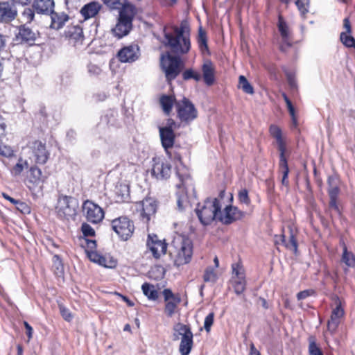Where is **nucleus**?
Segmentation results:
<instances>
[{
    "label": "nucleus",
    "instance_id": "1",
    "mask_svg": "<svg viewBox=\"0 0 355 355\" xmlns=\"http://www.w3.org/2000/svg\"><path fill=\"white\" fill-rule=\"evenodd\" d=\"M171 29V31H167L166 28H164V40L162 42L171 51H166L160 56V66L169 85L179 76L184 67L181 55L187 53L191 49L189 28L181 24L180 27L172 26Z\"/></svg>",
    "mask_w": 355,
    "mask_h": 355
},
{
    "label": "nucleus",
    "instance_id": "2",
    "mask_svg": "<svg viewBox=\"0 0 355 355\" xmlns=\"http://www.w3.org/2000/svg\"><path fill=\"white\" fill-rule=\"evenodd\" d=\"M220 211L221 205L218 198L211 200V198H207L203 205L198 203L195 209L200 223L204 226L209 225L214 220H218Z\"/></svg>",
    "mask_w": 355,
    "mask_h": 355
},
{
    "label": "nucleus",
    "instance_id": "3",
    "mask_svg": "<svg viewBox=\"0 0 355 355\" xmlns=\"http://www.w3.org/2000/svg\"><path fill=\"white\" fill-rule=\"evenodd\" d=\"M177 117L181 122L190 123L198 117V110L194 104L187 97L175 102Z\"/></svg>",
    "mask_w": 355,
    "mask_h": 355
},
{
    "label": "nucleus",
    "instance_id": "4",
    "mask_svg": "<svg viewBox=\"0 0 355 355\" xmlns=\"http://www.w3.org/2000/svg\"><path fill=\"white\" fill-rule=\"evenodd\" d=\"M327 193L329 197V207L334 209L339 216L342 215V211L338 204V196L340 193L339 187L340 179L336 173H334L327 178Z\"/></svg>",
    "mask_w": 355,
    "mask_h": 355
},
{
    "label": "nucleus",
    "instance_id": "5",
    "mask_svg": "<svg viewBox=\"0 0 355 355\" xmlns=\"http://www.w3.org/2000/svg\"><path fill=\"white\" fill-rule=\"evenodd\" d=\"M233 195L230 193L229 202H233ZM246 215L245 211L240 210L237 207L231 204L227 205L223 209V214L220 211L218 220L225 225H231L236 221L243 220Z\"/></svg>",
    "mask_w": 355,
    "mask_h": 355
},
{
    "label": "nucleus",
    "instance_id": "6",
    "mask_svg": "<svg viewBox=\"0 0 355 355\" xmlns=\"http://www.w3.org/2000/svg\"><path fill=\"white\" fill-rule=\"evenodd\" d=\"M76 200L69 196L61 195L55 207L57 215L61 219H68L76 214Z\"/></svg>",
    "mask_w": 355,
    "mask_h": 355
},
{
    "label": "nucleus",
    "instance_id": "7",
    "mask_svg": "<svg viewBox=\"0 0 355 355\" xmlns=\"http://www.w3.org/2000/svg\"><path fill=\"white\" fill-rule=\"evenodd\" d=\"M18 32L15 34V40L21 44L28 46L39 45L37 43L40 38V33L38 31H34L27 24L17 26Z\"/></svg>",
    "mask_w": 355,
    "mask_h": 355
},
{
    "label": "nucleus",
    "instance_id": "8",
    "mask_svg": "<svg viewBox=\"0 0 355 355\" xmlns=\"http://www.w3.org/2000/svg\"><path fill=\"white\" fill-rule=\"evenodd\" d=\"M112 228L122 241H128L132 235L133 222L126 216H121L112 221Z\"/></svg>",
    "mask_w": 355,
    "mask_h": 355
},
{
    "label": "nucleus",
    "instance_id": "9",
    "mask_svg": "<svg viewBox=\"0 0 355 355\" xmlns=\"http://www.w3.org/2000/svg\"><path fill=\"white\" fill-rule=\"evenodd\" d=\"M193 255V242L189 238L183 236L180 242V248L177 257L174 260V265L177 267L187 264L191 260Z\"/></svg>",
    "mask_w": 355,
    "mask_h": 355
},
{
    "label": "nucleus",
    "instance_id": "10",
    "mask_svg": "<svg viewBox=\"0 0 355 355\" xmlns=\"http://www.w3.org/2000/svg\"><path fill=\"white\" fill-rule=\"evenodd\" d=\"M83 211L87 220L92 223H98L104 218L103 209L90 200H86L83 204Z\"/></svg>",
    "mask_w": 355,
    "mask_h": 355
},
{
    "label": "nucleus",
    "instance_id": "11",
    "mask_svg": "<svg viewBox=\"0 0 355 355\" xmlns=\"http://www.w3.org/2000/svg\"><path fill=\"white\" fill-rule=\"evenodd\" d=\"M153 164L151 169L152 176L157 180H166L171 177V164L167 161H163L159 158H153Z\"/></svg>",
    "mask_w": 355,
    "mask_h": 355
},
{
    "label": "nucleus",
    "instance_id": "12",
    "mask_svg": "<svg viewBox=\"0 0 355 355\" xmlns=\"http://www.w3.org/2000/svg\"><path fill=\"white\" fill-rule=\"evenodd\" d=\"M146 245L152 252L153 257L158 259L160 258L161 254H166L168 245L164 240H160L157 235L152 234L148 236Z\"/></svg>",
    "mask_w": 355,
    "mask_h": 355
},
{
    "label": "nucleus",
    "instance_id": "13",
    "mask_svg": "<svg viewBox=\"0 0 355 355\" xmlns=\"http://www.w3.org/2000/svg\"><path fill=\"white\" fill-rule=\"evenodd\" d=\"M16 3L12 0L0 1V22L10 23L17 17Z\"/></svg>",
    "mask_w": 355,
    "mask_h": 355
},
{
    "label": "nucleus",
    "instance_id": "14",
    "mask_svg": "<svg viewBox=\"0 0 355 355\" xmlns=\"http://www.w3.org/2000/svg\"><path fill=\"white\" fill-rule=\"evenodd\" d=\"M162 294L166 302L164 313L168 318H171L174 315L178 305L181 302V297L179 294H174L169 288L164 289Z\"/></svg>",
    "mask_w": 355,
    "mask_h": 355
},
{
    "label": "nucleus",
    "instance_id": "15",
    "mask_svg": "<svg viewBox=\"0 0 355 355\" xmlns=\"http://www.w3.org/2000/svg\"><path fill=\"white\" fill-rule=\"evenodd\" d=\"M140 57L139 47L136 44L123 46L117 53V58L121 62L132 63Z\"/></svg>",
    "mask_w": 355,
    "mask_h": 355
},
{
    "label": "nucleus",
    "instance_id": "16",
    "mask_svg": "<svg viewBox=\"0 0 355 355\" xmlns=\"http://www.w3.org/2000/svg\"><path fill=\"white\" fill-rule=\"evenodd\" d=\"M334 299L336 301V306L333 309L330 319L327 322V329L331 334L336 331L340 324V318H342L345 313L339 297L335 295Z\"/></svg>",
    "mask_w": 355,
    "mask_h": 355
},
{
    "label": "nucleus",
    "instance_id": "17",
    "mask_svg": "<svg viewBox=\"0 0 355 355\" xmlns=\"http://www.w3.org/2000/svg\"><path fill=\"white\" fill-rule=\"evenodd\" d=\"M277 27L282 39V44L280 46V51L285 52L286 48L292 46V43L290 40L288 26L281 15L278 17Z\"/></svg>",
    "mask_w": 355,
    "mask_h": 355
},
{
    "label": "nucleus",
    "instance_id": "18",
    "mask_svg": "<svg viewBox=\"0 0 355 355\" xmlns=\"http://www.w3.org/2000/svg\"><path fill=\"white\" fill-rule=\"evenodd\" d=\"M32 148L35 162L39 164H44L50 155L46 148V144L40 140H35L33 142Z\"/></svg>",
    "mask_w": 355,
    "mask_h": 355
},
{
    "label": "nucleus",
    "instance_id": "19",
    "mask_svg": "<svg viewBox=\"0 0 355 355\" xmlns=\"http://www.w3.org/2000/svg\"><path fill=\"white\" fill-rule=\"evenodd\" d=\"M159 137L163 148L168 151L173 147L176 135L173 130L159 128Z\"/></svg>",
    "mask_w": 355,
    "mask_h": 355
},
{
    "label": "nucleus",
    "instance_id": "20",
    "mask_svg": "<svg viewBox=\"0 0 355 355\" xmlns=\"http://www.w3.org/2000/svg\"><path fill=\"white\" fill-rule=\"evenodd\" d=\"M202 78L205 83L212 85L215 82V68L211 60L207 59L202 65Z\"/></svg>",
    "mask_w": 355,
    "mask_h": 355
},
{
    "label": "nucleus",
    "instance_id": "21",
    "mask_svg": "<svg viewBox=\"0 0 355 355\" xmlns=\"http://www.w3.org/2000/svg\"><path fill=\"white\" fill-rule=\"evenodd\" d=\"M55 7L54 0H33V8L36 13L49 15L52 13Z\"/></svg>",
    "mask_w": 355,
    "mask_h": 355
},
{
    "label": "nucleus",
    "instance_id": "22",
    "mask_svg": "<svg viewBox=\"0 0 355 355\" xmlns=\"http://www.w3.org/2000/svg\"><path fill=\"white\" fill-rule=\"evenodd\" d=\"M141 216L143 218H146L148 220H150V216L156 213L157 208V202L153 198L146 197L141 202Z\"/></svg>",
    "mask_w": 355,
    "mask_h": 355
},
{
    "label": "nucleus",
    "instance_id": "23",
    "mask_svg": "<svg viewBox=\"0 0 355 355\" xmlns=\"http://www.w3.org/2000/svg\"><path fill=\"white\" fill-rule=\"evenodd\" d=\"M102 5L96 1L89 2L84 5L80 9V14L85 20L94 17L100 11Z\"/></svg>",
    "mask_w": 355,
    "mask_h": 355
},
{
    "label": "nucleus",
    "instance_id": "24",
    "mask_svg": "<svg viewBox=\"0 0 355 355\" xmlns=\"http://www.w3.org/2000/svg\"><path fill=\"white\" fill-rule=\"evenodd\" d=\"M51 19L50 24V28L54 30L61 29L65 24V23L69 19V17L67 14L64 12H58L54 10L52 13H49Z\"/></svg>",
    "mask_w": 355,
    "mask_h": 355
},
{
    "label": "nucleus",
    "instance_id": "25",
    "mask_svg": "<svg viewBox=\"0 0 355 355\" xmlns=\"http://www.w3.org/2000/svg\"><path fill=\"white\" fill-rule=\"evenodd\" d=\"M135 8L130 5H125L119 12L118 21L132 27V20L135 16Z\"/></svg>",
    "mask_w": 355,
    "mask_h": 355
},
{
    "label": "nucleus",
    "instance_id": "26",
    "mask_svg": "<svg viewBox=\"0 0 355 355\" xmlns=\"http://www.w3.org/2000/svg\"><path fill=\"white\" fill-rule=\"evenodd\" d=\"M193 334L192 331L185 333L181 338V342L179 346V351L182 355H189L192 349L193 345Z\"/></svg>",
    "mask_w": 355,
    "mask_h": 355
},
{
    "label": "nucleus",
    "instance_id": "27",
    "mask_svg": "<svg viewBox=\"0 0 355 355\" xmlns=\"http://www.w3.org/2000/svg\"><path fill=\"white\" fill-rule=\"evenodd\" d=\"M2 196L4 199L8 200L13 204L15 208L23 214H28L31 211V207L25 202L16 200L6 193H3Z\"/></svg>",
    "mask_w": 355,
    "mask_h": 355
},
{
    "label": "nucleus",
    "instance_id": "28",
    "mask_svg": "<svg viewBox=\"0 0 355 355\" xmlns=\"http://www.w3.org/2000/svg\"><path fill=\"white\" fill-rule=\"evenodd\" d=\"M176 100L174 96L163 95L160 98V104L164 112L166 115H169L172 111L173 105H175Z\"/></svg>",
    "mask_w": 355,
    "mask_h": 355
},
{
    "label": "nucleus",
    "instance_id": "29",
    "mask_svg": "<svg viewBox=\"0 0 355 355\" xmlns=\"http://www.w3.org/2000/svg\"><path fill=\"white\" fill-rule=\"evenodd\" d=\"M197 42L198 44L200 51L203 53L205 51L207 53V54H210V51L208 47V38L207 35L206 31L202 28L201 26H200L198 28V35L197 37Z\"/></svg>",
    "mask_w": 355,
    "mask_h": 355
},
{
    "label": "nucleus",
    "instance_id": "30",
    "mask_svg": "<svg viewBox=\"0 0 355 355\" xmlns=\"http://www.w3.org/2000/svg\"><path fill=\"white\" fill-rule=\"evenodd\" d=\"M279 169L282 173V184L288 187L289 185V182L288 180L289 168L288 165V160L286 156L279 157Z\"/></svg>",
    "mask_w": 355,
    "mask_h": 355
},
{
    "label": "nucleus",
    "instance_id": "31",
    "mask_svg": "<svg viewBox=\"0 0 355 355\" xmlns=\"http://www.w3.org/2000/svg\"><path fill=\"white\" fill-rule=\"evenodd\" d=\"M132 26L117 21L114 28L112 29L113 35L118 39L127 35L131 31Z\"/></svg>",
    "mask_w": 355,
    "mask_h": 355
},
{
    "label": "nucleus",
    "instance_id": "32",
    "mask_svg": "<svg viewBox=\"0 0 355 355\" xmlns=\"http://www.w3.org/2000/svg\"><path fill=\"white\" fill-rule=\"evenodd\" d=\"M65 35L69 39L77 42L84 38L83 28L80 26L69 27Z\"/></svg>",
    "mask_w": 355,
    "mask_h": 355
},
{
    "label": "nucleus",
    "instance_id": "33",
    "mask_svg": "<svg viewBox=\"0 0 355 355\" xmlns=\"http://www.w3.org/2000/svg\"><path fill=\"white\" fill-rule=\"evenodd\" d=\"M166 270L160 265H155L148 272V277L154 280H160L165 276Z\"/></svg>",
    "mask_w": 355,
    "mask_h": 355
},
{
    "label": "nucleus",
    "instance_id": "34",
    "mask_svg": "<svg viewBox=\"0 0 355 355\" xmlns=\"http://www.w3.org/2000/svg\"><path fill=\"white\" fill-rule=\"evenodd\" d=\"M341 261L347 267L355 269V254L352 252L348 251L346 245H344L343 248Z\"/></svg>",
    "mask_w": 355,
    "mask_h": 355
},
{
    "label": "nucleus",
    "instance_id": "35",
    "mask_svg": "<svg viewBox=\"0 0 355 355\" xmlns=\"http://www.w3.org/2000/svg\"><path fill=\"white\" fill-rule=\"evenodd\" d=\"M141 289L144 295H146L148 299L150 300H156L158 298V292L155 288V286L153 284L145 282L141 286Z\"/></svg>",
    "mask_w": 355,
    "mask_h": 355
},
{
    "label": "nucleus",
    "instance_id": "36",
    "mask_svg": "<svg viewBox=\"0 0 355 355\" xmlns=\"http://www.w3.org/2000/svg\"><path fill=\"white\" fill-rule=\"evenodd\" d=\"M174 333L173 334V340H178L181 336L183 337L185 333H191V329L189 325L184 324L182 323L178 322L173 326Z\"/></svg>",
    "mask_w": 355,
    "mask_h": 355
},
{
    "label": "nucleus",
    "instance_id": "37",
    "mask_svg": "<svg viewBox=\"0 0 355 355\" xmlns=\"http://www.w3.org/2000/svg\"><path fill=\"white\" fill-rule=\"evenodd\" d=\"M280 240L282 243L284 244L286 248L293 250L295 254H296L297 251V241L295 235L293 234L292 230H291V235L288 242L286 241V237L284 234H282L280 236Z\"/></svg>",
    "mask_w": 355,
    "mask_h": 355
},
{
    "label": "nucleus",
    "instance_id": "38",
    "mask_svg": "<svg viewBox=\"0 0 355 355\" xmlns=\"http://www.w3.org/2000/svg\"><path fill=\"white\" fill-rule=\"evenodd\" d=\"M116 195L117 196L118 201H128L130 198L129 187L125 184H121L116 189Z\"/></svg>",
    "mask_w": 355,
    "mask_h": 355
},
{
    "label": "nucleus",
    "instance_id": "39",
    "mask_svg": "<svg viewBox=\"0 0 355 355\" xmlns=\"http://www.w3.org/2000/svg\"><path fill=\"white\" fill-rule=\"evenodd\" d=\"M182 76L184 80L187 81L191 79H193L196 82L201 80L202 76L198 72L193 69L192 68L187 69L182 73Z\"/></svg>",
    "mask_w": 355,
    "mask_h": 355
},
{
    "label": "nucleus",
    "instance_id": "40",
    "mask_svg": "<svg viewBox=\"0 0 355 355\" xmlns=\"http://www.w3.org/2000/svg\"><path fill=\"white\" fill-rule=\"evenodd\" d=\"M239 87L245 94H253L254 93L253 87L243 75H241L239 78Z\"/></svg>",
    "mask_w": 355,
    "mask_h": 355
},
{
    "label": "nucleus",
    "instance_id": "41",
    "mask_svg": "<svg viewBox=\"0 0 355 355\" xmlns=\"http://www.w3.org/2000/svg\"><path fill=\"white\" fill-rule=\"evenodd\" d=\"M309 355H324L322 350L318 345L314 336L309 338Z\"/></svg>",
    "mask_w": 355,
    "mask_h": 355
},
{
    "label": "nucleus",
    "instance_id": "42",
    "mask_svg": "<svg viewBox=\"0 0 355 355\" xmlns=\"http://www.w3.org/2000/svg\"><path fill=\"white\" fill-rule=\"evenodd\" d=\"M78 241L80 243V246L85 249H88V250H96L97 247L96 241L94 239H89L85 237H78Z\"/></svg>",
    "mask_w": 355,
    "mask_h": 355
},
{
    "label": "nucleus",
    "instance_id": "43",
    "mask_svg": "<svg viewBox=\"0 0 355 355\" xmlns=\"http://www.w3.org/2000/svg\"><path fill=\"white\" fill-rule=\"evenodd\" d=\"M53 267L55 268V272L57 275L60 276L64 273V266L61 257L55 254L53 257Z\"/></svg>",
    "mask_w": 355,
    "mask_h": 355
},
{
    "label": "nucleus",
    "instance_id": "44",
    "mask_svg": "<svg viewBox=\"0 0 355 355\" xmlns=\"http://www.w3.org/2000/svg\"><path fill=\"white\" fill-rule=\"evenodd\" d=\"M30 175L31 178H33L31 182H44V177L42 175V172L40 168L37 166H32L30 168Z\"/></svg>",
    "mask_w": 355,
    "mask_h": 355
},
{
    "label": "nucleus",
    "instance_id": "45",
    "mask_svg": "<svg viewBox=\"0 0 355 355\" xmlns=\"http://www.w3.org/2000/svg\"><path fill=\"white\" fill-rule=\"evenodd\" d=\"M233 286L236 295H239L242 294L245 289V280L244 275H241V279L236 280Z\"/></svg>",
    "mask_w": 355,
    "mask_h": 355
},
{
    "label": "nucleus",
    "instance_id": "46",
    "mask_svg": "<svg viewBox=\"0 0 355 355\" xmlns=\"http://www.w3.org/2000/svg\"><path fill=\"white\" fill-rule=\"evenodd\" d=\"M35 13L36 10L33 8V6L31 8H26L22 12V17L26 19V24H31L34 20Z\"/></svg>",
    "mask_w": 355,
    "mask_h": 355
},
{
    "label": "nucleus",
    "instance_id": "47",
    "mask_svg": "<svg viewBox=\"0 0 355 355\" xmlns=\"http://www.w3.org/2000/svg\"><path fill=\"white\" fill-rule=\"evenodd\" d=\"M102 259L103 261L101 260V262H99L98 264L101 266L107 268H114L117 265V261L112 257L107 258L106 257L102 255Z\"/></svg>",
    "mask_w": 355,
    "mask_h": 355
},
{
    "label": "nucleus",
    "instance_id": "48",
    "mask_svg": "<svg viewBox=\"0 0 355 355\" xmlns=\"http://www.w3.org/2000/svg\"><path fill=\"white\" fill-rule=\"evenodd\" d=\"M85 253L89 259L94 263L99 264L101 260L103 261L102 255L98 253L96 250H88V249H86Z\"/></svg>",
    "mask_w": 355,
    "mask_h": 355
},
{
    "label": "nucleus",
    "instance_id": "49",
    "mask_svg": "<svg viewBox=\"0 0 355 355\" xmlns=\"http://www.w3.org/2000/svg\"><path fill=\"white\" fill-rule=\"evenodd\" d=\"M340 40L343 44L347 48H352V44L355 42V39L352 35H348L346 33L342 32L340 35Z\"/></svg>",
    "mask_w": 355,
    "mask_h": 355
},
{
    "label": "nucleus",
    "instance_id": "50",
    "mask_svg": "<svg viewBox=\"0 0 355 355\" xmlns=\"http://www.w3.org/2000/svg\"><path fill=\"white\" fill-rule=\"evenodd\" d=\"M81 231L83 236H80L79 237L87 238L88 236H95L96 234L95 230L86 223L82 224Z\"/></svg>",
    "mask_w": 355,
    "mask_h": 355
},
{
    "label": "nucleus",
    "instance_id": "51",
    "mask_svg": "<svg viewBox=\"0 0 355 355\" xmlns=\"http://www.w3.org/2000/svg\"><path fill=\"white\" fill-rule=\"evenodd\" d=\"M214 313L211 312L205 318L204 328L207 333H209L211 331V326L213 325L214 322Z\"/></svg>",
    "mask_w": 355,
    "mask_h": 355
},
{
    "label": "nucleus",
    "instance_id": "52",
    "mask_svg": "<svg viewBox=\"0 0 355 355\" xmlns=\"http://www.w3.org/2000/svg\"><path fill=\"white\" fill-rule=\"evenodd\" d=\"M238 198L241 203L248 205L250 204V199L248 196V191L243 189L239 191L238 193Z\"/></svg>",
    "mask_w": 355,
    "mask_h": 355
},
{
    "label": "nucleus",
    "instance_id": "53",
    "mask_svg": "<svg viewBox=\"0 0 355 355\" xmlns=\"http://www.w3.org/2000/svg\"><path fill=\"white\" fill-rule=\"evenodd\" d=\"M0 155L6 157H11L14 156V151L10 146L3 145L0 141Z\"/></svg>",
    "mask_w": 355,
    "mask_h": 355
},
{
    "label": "nucleus",
    "instance_id": "54",
    "mask_svg": "<svg viewBox=\"0 0 355 355\" xmlns=\"http://www.w3.org/2000/svg\"><path fill=\"white\" fill-rule=\"evenodd\" d=\"M203 280L205 282H215L216 281V275L214 272L213 269L207 268L203 275Z\"/></svg>",
    "mask_w": 355,
    "mask_h": 355
},
{
    "label": "nucleus",
    "instance_id": "55",
    "mask_svg": "<svg viewBox=\"0 0 355 355\" xmlns=\"http://www.w3.org/2000/svg\"><path fill=\"white\" fill-rule=\"evenodd\" d=\"M295 5L297 7V9L301 13L302 17H305L306 14L308 13L309 9V1L306 3V5L303 2L302 0H296Z\"/></svg>",
    "mask_w": 355,
    "mask_h": 355
},
{
    "label": "nucleus",
    "instance_id": "56",
    "mask_svg": "<svg viewBox=\"0 0 355 355\" xmlns=\"http://www.w3.org/2000/svg\"><path fill=\"white\" fill-rule=\"evenodd\" d=\"M275 139H276V141H277L278 150L279 151V157H285L286 156L285 153H286V144H285V142L283 140L282 136L279 137H278V138H277Z\"/></svg>",
    "mask_w": 355,
    "mask_h": 355
},
{
    "label": "nucleus",
    "instance_id": "57",
    "mask_svg": "<svg viewBox=\"0 0 355 355\" xmlns=\"http://www.w3.org/2000/svg\"><path fill=\"white\" fill-rule=\"evenodd\" d=\"M316 294V292L313 289H306L304 291H302L299 292L297 294V299L298 300H302L306 299V297L312 295H315Z\"/></svg>",
    "mask_w": 355,
    "mask_h": 355
},
{
    "label": "nucleus",
    "instance_id": "58",
    "mask_svg": "<svg viewBox=\"0 0 355 355\" xmlns=\"http://www.w3.org/2000/svg\"><path fill=\"white\" fill-rule=\"evenodd\" d=\"M287 82L291 89H296L297 87V81L295 75L288 71H285Z\"/></svg>",
    "mask_w": 355,
    "mask_h": 355
},
{
    "label": "nucleus",
    "instance_id": "59",
    "mask_svg": "<svg viewBox=\"0 0 355 355\" xmlns=\"http://www.w3.org/2000/svg\"><path fill=\"white\" fill-rule=\"evenodd\" d=\"M59 309L62 317L66 321L70 322L73 318V316L70 311L63 305H59Z\"/></svg>",
    "mask_w": 355,
    "mask_h": 355
},
{
    "label": "nucleus",
    "instance_id": "60",
    "mask_svg": "<svg viewBox=\"0 0 355 355\" xmlns=\"http://www.w3.org/2000/svg\"><path fill=\"white\" fill-rule=\"evenodd\" d=\"M269 131L271 136L275 139L282 136V130L276 125H271Z\"/></svg>",
    "mask_w": 355,
    "mask_h": 355
},
{
    "label": "nucleus",
    "instance_id": "61",
    "mask_svg": "<svg viewBox=\"0 0 355 355\" xmlns=\"http://www.w3.org/2000/svg\"><path fill=\"white\" fill-rule=\"evenodd\" d=\"M178 127H179V125H177L175 121L173 119L168 118L166 120V125L165 126H162V127L159 126V128L169 129V130H175V129H176Z\"/></svg>",
    "mask_w": 355,
    "mask_h": 355
},
{
    "label": "nucleus",
    "instance_id": "62",
    "mask_svg": "<svg viewBox=\"0 0 355 355\" xmlns=\"http://www.w3.org/2000/svg\"><path fill=\"white\" fill-rule=\"evenodd\" d=\"M117 111L114 110H110L108 111L107 114L105 116L106 119H107V124H110L111 125H114L115 123L114 120L111 121L110 118H114L117 115Z\"/></svg>",
    "mask_w": 355,
    "mask_h": 355
},
{
    "label": "nucleus",
    "instance_id": "63",
    "mask_svg": "<svg viewBox=\"0 0 355 355\" xmlns=\"http://www.w3.org/2000/svg\"><path fill=\"white\" fill-rule=\"evenodd\" d=\"M88 72L92 75H98L101 72V69L96 64H89L87 65Z\"/></svg>",
    "mask_w": 355,
    "mask_h": 355
},
{
    "label": "nucleus",
    "instance_id": "64",
    "mask_svg": "<svg viewBox=\"0 0 355 355\" xmlns=\"http://www.w3.org/2000/svg\"><path fill=\"white\" fill-rule=\"evenodd\" d=\"M21 159H19V162H21ZM23 169H24L23 164L20 162H18L12 168V173L15 176L19 175L21 173Z\"/></svg>",
    "mask_w": 355,
    "mask_h": 355
}]
</instances>
